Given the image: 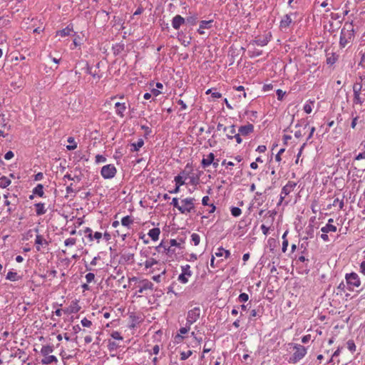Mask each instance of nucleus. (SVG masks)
<instances>
[{
	"mask_svg": "<svg viewBox=\"0 0 365 365\" xmlns=\"http://www.w3.org/2000/svg\"><path fill=\"white\" fill-rule=\"evenodd\" d=\"M355 37V31L353 22L346 21L344 23L340 33L339 46L341 48L346 47L351 43Z\"/></svg>",
	"mask_w": 365,
	"mask_h": 365,
	"instance_id": "f257e3e1",
	"label": "nucleus"
},
{
	"mask_svg": "<svg viewBox=\"0 0 365 365\" xmlns=\"http://www.w3.org/2000/svg\"><path fill=\"white\" fill-rule=\"evenodd\" d=\"M294 353L289 359V363L297 364L307 354V349L301 344H295L293 346Z\"/></svg>",
	"mask_w": 365,
	"mask_h": 365,
	"instance_id": "f03ea898",
	"label": "nucleus"
},
{
	"mask_svg": "<svg viewBox=\"0 0 365 365\" xmlns=\"http://www.w3.org/2000/svg\"><path fill=\"white\" fill-rule=\"evenodd\" d=\"M345 279L348 287L347 288L350 291L354 290V287H359L361 284L359 277L355 272L346 274Z\"/></svg>",
	"mask_w": 365,
	"mask_h": 365,
	"instance_id": "7ed1b4c3",
	"label": "nucleus"
},
{
	"mask_svg": "<svg viewBox=\"0 0 365 365\" xmlns=\"http://www.w3.org/2000/svg\"><path fill=\"white\" fill-rule=\"evenodd\" d=\"M117 170L114 165L108 164L102 167L101 174L104 179H111L115 177Z\"/></svg>",
	"mask_w": 365,
	"mask_h": 365,
	"instance_id": "20e7f679",
	"label": "nucleus"
},
{
	"mask_svg": "<svg viewBox=\"0 0 365 365\" xmlns=\"http://www.w3.org/2000/svg\"><path fill=\"white\" fill-rule=\"evenodd\" d=\"M200 308L199 307H194L187 312L186 319L187 324L192 325L193 323L197 321L200 317Z\"/></svg>",
	"mask_w": 365,
	"mask_h": 365,
	"instance_id": "39448f33",
	"label": "nucleus"
},
{
	"mask_svg": "<svg viewBox=\"0 0 365 365\" xmlns=\"http://www.w3.org/2000/svg\"><path fill=\"white\" fill-rule=\"evenodd\" d=\"M195 199L193 197H187L181 200V203L182 204L181 207L184 209H187V211L185 212H180L181 214H187L195 209Z\"/></svg>",
	"mask_w": 365,
	"mask_h": 365,
	"instance_id": "423d86ee",
	"label": "nucleus"
},
{
	"mask_svg": "<svg viewBox=\"0 0 365 365\" xmlns=\"http://www.w3.org/2000/svg\"><path fill=\"white\" fill-rule=\"evenodd\" d=\"M128 106L130 107V105L128 104ZM128 108V103L125 102H117L115 103V114L123 118L125 116V112Z\"/></svg>",
	"mask_w": 365,
	"mask_h": 365,
	"instance_id": "0eeeda50",
	"label": "nucleus"
},
{
	"mask_svg": "<svg viewBox=\"0 0 365 365\" xmlns=\"http://www.w3.org/2000/svg\"><path fill=\"white\" fill-rule=\"evenodd\" d=\"M292 15L296 16L297 13L295 12L284 15L279 23V28L281 30L287 29L290 26L291 24L292 23V19L291 18Z\"/></svg>",
	"mask_w": 365,
	"mask_h": 365,
	"instance_id": "6e6552de",
	"label": "nucleus"
},
{
	"mask_svg": "<svg viewBox=\"0 0 365 365\" xmlns=\"http://www.w3.org/2000/svg\"><path fill=\"white\" fill-rule=\"evenodd\" d=\"M153 284L149 281L148 279H143L140 282L138 293H143V292L146 290H153Z\"/></svg>",
	"mask_w": 365,
	"mask_h": 365,
	"instance_id": "1a4fd4ad",
	"label": "nucleus"
},
{
	"mask_svg": "<svg viewBox=\"0 0 365 365\" xmlns=\"http://www.w3.org/2000/svg\"><path fill=\"white\" fill-rule=\"evenodd\" d=\"M177 38L184 46H188L191 43V36H187L183 31H179Z\"/></svg>",
	"mask_w": 365,
	"mask_h": 365,
	"instance_id": "9d476101",
	"label": "nucleus"
},
{
	"mask_svg": "<svg viewBox=\"0 0 365 365\" xmlns=\"http://www.w3.org/2000/svg\"><path fill=\"white\" fill-rule=\"evenodd\" d=\"M185 24V19L180 15L175 16L172 19V26L175 30H178L183 24Z\"/></svg>",
	"mask_w": 365,
	"mask_h": 365,
	"instance_id": "9b49d317",
	"label": "nucleus"
},
{
	"mask_svg": "<svg viewBox=\"0 0 365 365\" xmlns=\"http://www.w3.org/2000/svg\"><path fill=\"white\" fill-rule=\"evenodd\" d=\"M213 20H209V21H201L200 22L199 29H197V33L199 34H204V29H210L213 26Z\"/></svg>",
	"mask_w": 365,
	"mask_h": 365,
	"instance_id": "f8f14e48",
	"label": "nucleus"
},
{
	"mask_svg": "<svg viewBox=\"0 0 365 365\" xmlns=\"http://www.w3.org/2000/svg\"><path fill=\"white\" fill-rule=\"evenodd\" d=\"M81 306L78 304V302L77 300L72 301L69 307L63 310L66 314H76L81 309Z\"/></svg>",
	"mask_w": 365,
	"mask_h": 365,
	"instance_id": "ddd939ff",
	"label": "nucleus"
},
{
	"mask_svg": "<svg viewBox=\"0 0 365 365\" xmlns=\"http://www.w3.org/2000/svg\"><path fill=\"white\" fill-rule=\"evenodd\" d=\"M254 131V125L252 124L248 123L245 125H242L239 128L238 132L241 134V135L247 136Z\"/></svg>",
	"mask_w": 365,
	"mask_h": 365,
	"instance_id": "4468645a",
	"label": "nucleus"
},
{
	"mask_svg": "<svg viewBox=\"0 0 365 365\" xmlns=\"http://www.w3.org/2000/svg\"><path fill=\"white\" fill-rule=\"evenodd\" d=\"M297 183L293 181H288V182L282 187L281 193L284 196L288 195L296 187Z\"/></svg>",
	"mask_w": 365,
	"mask_h": 365,
	"instance_id": "2eb2a0df",
	"label": "nucleus"
},
{
	"mask_svg": "<svg viewBox=\"0 0 365 365\" xmlns=\"http://www.w3.org/2000/svg\"><path fill=\"white\" fill-rule=\"evenodd\" d=\"M35 244L36 245V250L41 251L40 246H48V242L44 239L41 235H37L35 240Z\"/></svg>",
	"mask_w": 365,
	"mask_h": 365,
	"instance_id": "dca6fc26",
	"label": "nucleus"
},
{
	"mask_svg": "<svg viewBox=\"0 0 365 365\" xmlns=\"http://www.w3.org/2000/svg\"><path fill=\"white\" fill-rule=\"evenodd\" d=\"M215 158V155L212 153H210L207 155V158H203L201 161V165L203 168H206L210 166L212 163H213V160Z\"/></svg>",
	"mask_w": 365,
	"mask_h": 365,
	"instance_id": "f3484780",
	"label": "nucleus"
},
{
	"mask_svg": "<svg viewBox=\"0 0 365 365\" xmlns=\"http://www.w3.org/2000/svg\"><path fill=\"white\" fill-rule=\"evenodd\" d=\"M339 55H337L336 53H327V63L328 65H333L336 63V61L338 60Z\"/></svg>",
	"mask_w": 365,
	"mask_h": 365,
	"instance_id": "a211bd4d",
	"label": "nucleus"
},
{
	"mask_svg": "<svg viewBox=\"0 0 365 365\" xmlns=\"http://www.w3.org/2000/svg\"><path fill=\"white\" fill-rule=\"evenodd\" d=\"M43 356H44V358L41 359L42 364L48 365V364H51L52 363L58 362L57 358L53 355L48 354V355H46Z\"/></svg>",
	"mask_w": 365,
	"mask_h": 365,
	"instance_id": "6ab92c4d",
	"label": "nucleus"
},
{
	"mask_svg": "<svg viewBox=\"0 0 365 365\" xmlns=\"http://www.w3.org/2000/svg\"><path fill=\"white\" fill-rule=\"evenodd\" d=\"M72 31H73V26L68 25L66 28L63 29L62 30L58 31L56 32V35L60 36L61 37H65V36H69Z\"/></svg>",
	"mask_w": 365,
	"mask_h": 365,
	"instance_id": "aec40b11",
	"label": "nucleus"
},
{
	"mask_svg": "<svg viewBox=\"0 0 365 365\" xmlns=\"http://www.w3.org/2000/svg\"><path fill=\"white\" fill-rule=\"evenodd\" d=\"M223 131L225 133H226L227 138L228 139L232 140V136L236 133L235 125H230L229 127L223 128Z\"/></svg>",
	"mask_w": 365,
	"mask_h": 365,
	"instance_id": "412c9836",
	"label": "nucleus"
},
{
	"mask_svg": "<svg viewBox=\"0 0 365 365\" xmlns=\"http://www.w3.org/2000/svg\"><path fill=\"white\" fill-rule=\"evenodd\" d=\"M270 41V37L268 38L267 36L263 37V38H256L253 42L252 44H256L257 46H266L269 41Z\"/></svg>",
	"mask_w": 365,
	"mask_h": 365,
	"instance_id": "4be33fe9",
	"label": "nucleus"
},
{
	"mask_svg": "<svg viewBox=\"0 0 365 365\" xmlns=\"http://www.w3.org/2000/svg\"><path fill=\"white\" fill-rule=\"evenodd\" d=\"M160 234V230L158 227L153 228L149 230L148 235L153 240L156 241L159 238V235Z\"/></svg>",
	"mask_w": 365,
	"mask_h": 365,
	"instance_id": "5701e85b",
	"label": "nucleus"
},
{
	"mask_svg": "<svg viewBox=\"0 0 365 365\" xmlns=\"http://www.w3.org/2000/svg\"><path fill=\"white\" fill-rule=\"evenodd\" d=\"M144 145V140L142 138H139L137 143H133L130 144L131 152L138 151L141 147Z\"/></svg>",
	"mask_w": 365,
	"mask_h": 365,
	"instance_id": "b1692460",
	"label": "nucleus"
},
{
	"mask_svg": "<svg viewBox=\"0 0 365 365\" xmlns=\"http://www.w3.org/2000/svg\"><path fill=\"white\" fill-rule=\"evenodd\" d=\"M6 279L12 282H16L21 279V277L16 272L9 271L6 274Z\"/></svg>",
	"mask_w": 365,
	"mask_h": 365,
	"instance_id": "393cba45",
	"label": "nucleus"
},
{
	"mask_svg": "<svg viewBox=\"0 0 365 365\" xmlns=\"http://www.w3.org/2000/svg\"><path fill=\"white\" fill-rule=\"evenodd\" d=\"M215 255L218 257L225 255V257L227 259L230 257V252L229 250H225L222 247H220L215 252Z\"/></svg>",
	"mask_w": 365,
	"mask_h": 365,
	"instance_id": "a878e982",
	"label": "nucleus"
},
{
	"mask_svg": "<svg viewBox=\"0 0 365 365\" xmlns=\"http://www.w3.org/2000/svg\"><path fill=\"white\" fill-rule=\"evenodd\" d=\"M36 207V213L38 216L42 215L46 212V209H45L44 204L41 202H38L35 204Z\"/></svg>",
	"mask_w": 365,
	"mask_h": 365,
	"instance_id": "bb28decb",
	"label": "nucleus"
},
{
	"mask_svg": "<svg viewBox=\"0 0 365 365\" xmlns=\"http://www.w3.org/2000/svg\"><path fill=\"white\" fill-rule=\"evenodd\" d=\"M185 174V171H182L178 175L175 177L174 180L175 182V185L180 187L185 184V181L183 180V177Z\"/></svg>",
	"mask_w": 365,
	"mask_h": 365,
	"instance_id": "cd10ccee",
	"label": "nucleus"
},
{
	"mask_svg": "<svg viewBox=\"0 0 365 365\" xmlns=\"http://www.w3.org/2000/svg\"><path fill=\"white\" fill-rule=\"evenodd\" d=\"M198 17L197 14H194L192 16H187L185 19V24H189L190 26H195L197 23Z\"/></svg>",
	"mask_w": 365,
	"mask_h": 365,
	"instance_id": "c85d7f7f",
	"label": "nucleus"
},
{
	"mask_svg": "<svg viewBox=\"0 0 365 365\" xmlns=\"http://www.w3.org/2000/svg\"><path fill=\"white\" fill-rule=\"evenodd\" d=\"M129 318L130 319L132 323L130 325V328H134L137 324H139L140 322V317L137 316L135 313H131L129 315Z\"/></svg>",
	"mask_w": 365,
	"mask_h": 365,
	"instance_id": "c756f323",
	"label": "nucleus"
},
{
	"mask_svg": "<svg viewBox=\"0 0 365 365\" xmlns=\"http://www.w3.org/2000/svg\"><path fill=\"white\" fill-rule=\"evenodd\" d=\"M33 194L36 195L39 197H43L44 195L43 192V186L41 184H38L34 189H33Z\"/></svg>",
	"mask_w": 365,
	"mask_h": 365,
	"instance_id": "7c9ffc66",
	"label": "nucleus"
},
{
	"mask_svg": "<svg viewBox=\"0 0 365 365\" xmlns=\"http://www.w3.org/2000/svg\"><path fill=\"white\" fill-rule=\"evenodd\" d=\"M321 231L324 233H328L329 232H336V227L332 224H327L324 227L321 228Z\"/></svg>",
	"mask_w": 365,
	"mask_h": 365,
	"instance_id": "2f4dec72",
	"label": "nucleus"
},
{
	"mask_svg": "<svg viewBox=\"0 0 365 365\" xmlns=\"http://www.w3.org/2000/svg\"><path fill=\"white\" fill-rule=\"evenodd\" d=\"M53 351V346L51 345L43 346L41 349V354L43 356L48 355Z\"/></svg>",
	"mask_w": 365,
	"mask_h": 365,
	"instance_id": "473e14b6",
	"label": "nucleus"
},
{
	"mask_svg": "<svg viewBox=\"0 0 365 365\" xmlns=\"http://www.w3.org/2000/svg\"><path fill=\"white\" fill-rule=\"evenodd\" d=\"M133 223V220L129 215L125 216L121 219V224L123 226L129 227Z\"/></svg>",
	"mask_w": 365,
	"mask_h": 365,
	"instance_id": "72a5a7b5",
	"label": "nucleus"
},
{
	"mask_svg": "<svg viewBox=\"0 0 365 365\" xmlns=\"http://www.w3.org/2000/svg\"><path fill=\"white\" fill-rule=\"evenodd\" d=\"M11 180L6 176H1L0 178V187L6 188L11 184Z\"/></svg>",
	"mask_w": 365,
	"mask_h": 365,
	"instance_id": "f704fd0d",
	"label": "nucleus"
},
{
	"mask_svg": "<svg viewBox=\"0 0 365 365\" xmlns=\"http://www.w3.org/2000/svg\"><path fill=\"white\" fill-rule=\"evenodd\" d=\"M170 204L174 207L177 208L179 210V212L187 211V209L185 210V209L182 208V207H181V205H179L178 198H177V197L173 198L172 202H170Z\"/></svg>",
	"mask_w": 365,
	"mask_h": 365,
	"instance_id": "c9c22d12",
	"label": "nucleus"
},
{
	"mask_svg": "<svg viewBox=\"0 0 365 365\" xmlns=\"http://www.w3.org/2000/svg\"><path fill=\"white\" fill-rule=\"evenodd\" d=\"M67 141L68 143H71V145L66 146L67 150H73L77 148V143L75 142L73 137H69Z\"/></svg>",
	"mask_w": 365,
	"mask_h": 365,
	"instance_id": "e433bc0d",
	"label": "nucleus"
},
{
	"mask_svg": "<svg viewBox=\"0 0 365 365\" xmlns=\"http://www.w3.org/2000/svg\"><path fill=\"white\" fill-rule=\"evenodd\" d=\"M158 264V262L153 258H150L147 259L144 263L145 269L151 268L153 266Z\"/></svg>",
	"mask_w": 365,
	"mask_h": 365,
	"instance_id": "4c0bfd02",
	"label": "nucleus"
},
{
	"mask_svg": "<svg viewBox=\"0 0 365 365\" xmlns=\"http://www.w3.org/2000/svg\"><path fill=\"white\" fill-rule=\"evenodd\" d=\"M120 346L114 341L108 340V349L110 351L116 350Z\"/></svg>",
	"mask_w": 365,
	"mask_h": 365,
	"instance_id": "58836bf2",
	"label": "nucleus"
},
{
	"mask_svg": "<svg viewBox=\"0 0 365 365\" xmlns=\"http://www.w3.org/2000/svg\"><path fill=\"white\" fill-rule=\"evenodd\" d=\"M182 273L187 274V277H191L192 274V271L190 270V266L189 264H185L181 267Z\"/></svg>",
	"mask_w": 365,
	"mask_h": 365,
	"instance_id": "ea45409f",
	"label": "nucleus"
},
{
	"mask_svg": "<svg viewBox=\"0 0 365 365\" xmlns=\"http://www.w3.org/2000/svg\"><path fill=\"white\" fill-rule=\"evenodd\" d=\"M231 214L233 217H239L242 214V210L237 207H232L230 210Z\"/></svg>",
	"mask_w": 365,
	"mask_h": 365,
	"instance_id": "a19ab883",
	"label": "nucleus"
},
{
	"mask_svg": "<svg viewBox=\"0 0 365 365\" xmlns=\"http://www.w3.org/2000/svg\"><path fill=\"white\" fill-rule=\"evenodd\" d=\"M192 354V351L188 350L187 351H182L180 353V360L185 361L188 359Z\"/></svg>",
	"mask_w": 365,
	"mask_h": 365,
	"instance_id": "79ce46f5",
	"label": "nucleus"
},
{
	"mask_svg": "<svg viewBox=\"0 0 365 365\" xmlns=\"http://www.w3.org/2000/svg\"><path fill=\"white\" fill-rule=\"evenodd\" d=\"M191 240L195 246L198 245L200 242V237L197 233H192L191 235Z\"/></svg>",
	"mask_w": 365,
	"mask_h": 365,
	"instance_id": "37998d69",
	"label": "nucleus"
},
{
	"mask_svg": "<svg viewBox=\"0 0 365 365\" xmlns=\"http://www.w3.org/2000/svg\"><path fill=\"white\" fill-rule=\"evenodd\" d=\"M332 205L333 206L339 205V209L342 210L344 206V200H339V198H336L334 200Z\"/></svg>",
	"mask_w": 365,
	"mask_h": 365,
	"instance_id": "c03bdc74",
	"label": "nucleus"
},
{
	"mask_svg": "<svg viewBox=\"0 0 365 365\" xmlns=\"http://www.w3.org/2000/svg\"><path fill=\"white\" fill-rule=\"evenodd\" d=\"M188 277H187V274H183V273H181V274L178 276V280L180 282L182 283V284H186V283L188 282Z\"/></svg>",
	"mask_w": 365,
	"mask_h": 365,
	"instance_id": "a18cd8bd",
	"label": "nucleus"
},
{
	"mask_svg": "<svg viewBox=\"0 0 365 365\" xmlns=\"http://www.w3.org/2000/svg\"><path fill=\"white\" fill-rule=\"evenodd\" d=\"M237 299L240 302H246L249 299V295L247 293H241Z\"/></svg>",
	"mask_w": 365,
	"mask_h": 365,
	"instance_id": "49530a36",
	"label": "nucleus"
},
{
	"mask_svg": "<svg viewBox=\"0 0 365 365\" xmlns=\"http://www.w3.org/2000/svg\"><path fill=\"white\" fill-rule=\"evenodd\" d=\"M76 243V238H72V237L68 238V239H66V240L64 241V245H65V246H66V247H68V246H73V245H74Z\"/></svg>",
	"mask_w": 365,
	"mask_h": 365,
	"instance_id": "de8ad7c7",
	"label": "nucleus"
},
{
	"mask_svg": "<svg viewBox=\"0 0 365 365\" xmlns=\"http://www.w3.org/2000/svg\"><path fill=\"white\" fill-rule=\"evenodd\" d=\"M65 179H68V180H76L78 182L81 181V178L78 175H76L74 177H72L71 174H66L64 176H63V180Z\"/></svg>",
	"mask_w": 365,
	"mask_h": 365,
	"instance_id": "09e8293b",
	"label": "nucleus"
},
{
	"mask_svg": "<svg viewBox=\"0 0 365 365\" xmlns=\"http://www.w3.org/2000/svg\"><path fill=\"white\" fill-rule=\"evenodd\" d=\"M347 348L351 352H354L356 351V345L353 340H349L347 341Z\"/></svg>",
	"mask_w": 365,
	"mask_h": 365,
	"instance_id": "8fccbe9b",
	"label": "nucleus"
},
{
	"mask_svg": "<svg viewBox=\"0 0 365 365\" xmlns=\"http://www.w3.org/2000/svg\"><path fill=\"white\" fill-rule=\"evenodd\" d=\"M110 336L113 339H116V340H123V336L120 335V333L117 331H113L110 334Z\"/></svg>",
	"mask_w": 365,
	"mask_h": 365,
	"instance_id": "3c124183",
	"label": "nucleus"
},
{
	"mask_svg": "<svg viewBox=\"0 0 365 365\" xmlns=\"http://www.w3.org/2000/svg\"><path fill=\"white\" fill-rule=\"evenodd\" d=\"M81 324L84 327H90L92 325V322L88 320L87 318H83L81 320Z\"/></svg>",
	"mask_w": 365,
	"mask_h": 365,
	"instance_id": "603ef678",
	"label": "nucleus"
},
{
	"mask_svg": "<svg viewBox=\"0 0 365 365\" xmlns=\"http://www.w3.org/2000/svg\"><path fill=\"white\" fill-rule=\"evenodd\" d=\"M285 93H286L284 91H283L282 90H281V89H277L276 91V94H277V99L279 101H282L283 100V98H284Z\"/></svg>",
	"mask_w": 365,
	"mask_h": 365,
	"instance_id": "864d4df0",
	"label": "nucleus"
},
{
	"mask_svg": "<svg viewBox=\"0 0 365 365\" xmlns=\"http://www.w3.org/2000/svg\"><path fill=\"white\" fill-rule=\"evenodd\" d=\"M190 326L191 325H188L186 324V326L185 327H181L179 329V332H180L179 334L181 335V334H185L187 333L190 329Z\"/></svg>",
	"mask_w": 365,
	"mask_h": 365,
	"instance_id": "5fc2aeb1",
	"label": "nucleus"
},
{
	"mask_svg": "<svg viewBox=\"0 0 365 365\" xmlns=\"http://www.w3.org/2000/svg\"><path fill=\"white\" fill-rule=\"evenodd\" d=\"M86 279L87 283H91L95 278V274L92 272H89L86 274Z\"/></svg>",
	"mask_w": 365,
	"mask_h": 365,
	"instance_id": "6e6d98bb",
	"label": "nucleus"
},
{
	"mask_svg": "<svg viewBox=\"0 0 365 365\" xmlns=\"http://www.w3.org/2000/svg\"><path fill=\"white\" fill-rule=\"evenodd\" d=\"M362 83L361 82H356L353 85V91H362Z\"/></svg>",
	"mask_w": 365,
	"mask_h": 365,
	"instance_id": "4d7b16f0",
	"label": "nucleus"
},
{
	"mask_svg": "<svg viewBox=\"0 0 365 365\" xmlns=\"http://www.w3.org/2000/svg\"><path fill=\"white\" fill-rule=\"evenodd\" d=\"M249 53H250V56L253 58V57H256V56H259L260 55H262V51H257V50H255V51H249Z\"/></svg>",
	"mask_w": 365,
	"mask_h": 365,
	"instance_id": "13d9d810",
	"label": "nucleus"
},
{
	"mask_svg": "<svg viewBox=\"0 0 365 365\" xmlns=\"http://www.w3.org/2000/svg\"><path fill=\"white\" fill-rule=\"evenodd\" d=\"M106 161V158L104 157L103 155H97L96 156V162L97 163H104Z\"/></svg>",
	"mask_w": 365,
	"mask_h": 365,
	"instance_id": "bf43d9fd",
	"label": "nucleus"
},
{
	"mask_svg": "<svg viewBox=\"0 0 365 365\" xmlns=\"http://www.w3.org/2000/svg\"><path fill=\"white\" fill-rule=\"evenodd\" d=\"M285 151V148H281L278 153H277V155H275V160L277 162H279L281 161L282 158H281V155Z\"/></svg>",
	"mask_w": 365,
	"mask_h": 365,
	"instance_id": "052dcab7",
	"label": "nucleus"
},
{
	"mask_svg": "<svg viewBox=\"0 0 365 365\" xmlns=\"http://www.w3.org/2000/svg\"><path fill=\"white\" fill-rule=\"evenodd\" d=\"M98 70L97 68H95L94 70H92L91 76L93 78L100 79L101 78V76L98 74Z\"/></svg>",
	"mask_w": 365,
	"mask_h": 365,
	"instance_id": "680f3d73",
	"label": "nucleus"
},
{
	"mask_svg": "<svg viewBox=\"0 0 365 365\" xmlns=\"http://www.w3.org/2000/svg\"><path fill=\"white\" fill-rule=\"evenodd\" d=\"M84 65H85V66H84V67L83 68V69H85V71H86V73H88V74H90V75H91V72H92V70H93V68H92V67H91V66H89V64H88L87 62H86V63H84Z\"/></svg>",
	"mask_w": 365,
	"mask_h": 365,
	"instance_id": "e2e57ef3",
	"label": "nucleus"
},
{
	"mask_svg": "<svg viewBox=\"0 0 365 365\" xmlns=\"http://www.w3.org/2000/svg\"><path fill=\"white\" fill-rule=\"evenodd\" d=\"M165 274V270H163L161 274L155 275L153 277V279L157 282H160L161 281V277L162 275H164Z\"/></svg>",
	"mask_w": 365,
	"mask_h": 365,
	"instance_id": "0e129e2a",
	"label": "nucleus"
},
{
	"mask_svg": "<svg viewBox=\"0 0 365 365\" xmlns=\"http://www.w3.org/2000/svg\"><path fill=\"white\" fill-rule=\"evenodd\" d=\"M170 246L172 247H178L179 248H181V246H180V242H178L175 239H171L170 240Z\"/></svg>",
	"mask_w": 365,
	"mask_h": 365,
	"instance_id": "69168bd1",
	"label": "nucleus"
},
{
	"mask_svg": "<svg viewBox=\"0 0 365 365\" xmlns=\"http://www.w3.org/2000/svg\"><path fill=\"white\" fill-rule=\"evenodd\" d=\"M241 134L239 133H235L234 135L232 136V139L235 138L236 140V142L238 143V144H240L242 141V138H241Z\"/></svg>",
	"mask_w": 365,
	"mask_h": 365,
	"instance_id": "338daca9",
	"label": "nucleus"
},
{
	"mask_svg": "<svg viewBox=\"0 0 365 365\" xmlns=\"http://www.w3.org/2000/svg\"><path fill=\"white\" fill-rule=\"evenodd\" d=\"M360 269L361 273L365 275V256L364 257V260L360 264Z\"/></svg>",
	"mask_w": 365,
	"mask_h": 365,
	"instance_id": "774afa93",
	"label": "nucleus"
}]
</instances>
